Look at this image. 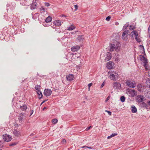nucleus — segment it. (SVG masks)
I'll list each match as a JSON object with an SVG mask.
<instances>
[{"mask_svg": "<svg viewBox=\"0 0 150 150\" xmlns=\"http://www.w3.org/2000/svg\"><path fill=\"white\" fill-rule=\"evenodd\" d=\"M109 74L110 75L109 76L110 79L114 81H116L119 78V76L118 74L113 71H110L108 72Z\"/></svg>", "mask_w": 150, "mask_h": 150, "instance_id": "nucleus-1", "label": "nucleus"}, {"mask_svg": "<svg viewBox=\"0 0 150 150\" xmlns=\"http://www.w3.org/2000/svg\"><path fill=\"white\" fill-rule=\"evenodd\" d=\"M126 84L127 86L130 88H134L135 86V82L131 79L127 80L126 82Z\"/></svg>", "mask_w": 150, "mask_h": 150, "instance_id": "nucleus-2", "label": "nucleus"}, {"mask_svg": "<svg viewBox=\"0 0 150 150\" xmlns=\"http://www.w3.org/2000/svg\"><path fill=\"white\" fill-rule=\"evenodd\" d=\"M140 60L141 61H143V62L144 63L143 66L145 68L146 70H147V59L146 58H145L144 56H142L140 58Z\"/></svg>", "mask_w": 150, "mask_h": 150, "instance_id": "nucleus-3", "label": "nucleus"}, {"mask_svg": "<svg viewBox=\"0 0 150 150\" xmlns=\"http://www.w3.org/2000/svg\"><path fill=\"white\" fill-rule=\"evenodd\" d=\"M26 114L24 113H20L18 119L20 122H21L23 121L25 119Z\"/></svg>", "mask_w": 150, "mask_h": 150, "instance_id": "nucleus-4", "label": "nucleus"}, {"mask_svg": "<svg viewBox=\"0 0 150 150\" xmlns=\"http://www.w3.org/2000/svg\"><path fill=\"white\" fill-rule=\"evenodd\" d=\"M129 31L128 30H126L123 33L122 35V38L124 40H126L127 39V35L128 34Z\"/></svg>", "mask_w": 150, "mask_h": 150, "instance_id": "nucleus-5", "label": "nucleus"}, {"mask_svg": "<svg viewBox=\"0 0 150 150\" xmlns=\"http://www.w3.org/2000/svg\"><path fill=\"white\" fill-rule=\"evenodd\" d=\"M3 139L5 142H8L11 140V137L6 134L3 135Z\"/></svg>", "mask_w": 150, "mask_h": 150, "instance_id": "nucleus-6", "label": "nucleus"}, {"mask_svg": "<svg viewBox=\"0 0 150 150\" xmlns=\"http://www.w3.org/2000/svg\"><path fill=\"white\" fill-rule=\"evenodd\" d=\"M52 93V91L50 89H45L44 91V94L46 96H48L51 95Z\"/></svg>", "mask_w": 150, "mask_h": 150, "instance_id": "nucleus-7", "label": "nucleus"}, {"mask_svg": "<svg viewBox=\"0 0 150 150\" xmlns=\"http://www.w3.org/2000/svg\"><path fill=\"white\" fill-rule=\"evenodd\" d=\"M38 0H33V2L31 4V9H34L37 8Z\"/></svg>", "mask_w": 150, "mask_h": 150, "instance_id": "nucleus-8", "label": "nucleus"}, {"mask_svg": "<svg viewBox=\"0 0 150 150\" xmlns=\"http://www.w3.org/2000/svg\"><path fill=\"white\" fill-rule=\"evenodd\" d=\"M74 78V76L73 74H69L67 75L66 78L67 80L69 81H71L73 80Z\"/></svg>", "mask_w": 150, "mask_h": 150, "instance_id": "nucleus-9", "label": "nucleus"}, {"mask_svg": "<svg viewBox=\"0 0 150 150\" xmlns=\"http://www.w3.org/2000/svg\"><path fill=\"white\" fill-rule=\"evenodd\" d=\"M113 87L116 89H120L121 87L120 84L117 82H115L113 83Z\"/></svg>", "mask_w": 150, "mask_h": 150, "instance_id": "nucleus-10", "label": "nucleus"}, {"mask_svg": "<svg viewBox=\"0 0 150 150\" xmlns=\"http://www.w3.org/2000/svg\"><path fill=\"white\" fill-rule=\"evenodd\" d=\"M144 98V97L142 95H139L137 96V101L139 103H140L143 101V99Z\"/></svg>", "mask_w": 150, "mask_h": 150, "instance_id": "nucleus-11", "label": "nucleus"}, {"mask_svg": "<svg viewBox=\"0 0 150 150\" xmlns=\"http://www.w3.org/2000/svg\"><path fill=\"white\" fill-rule=\"evenodd\" d=\"M113 63L111 61H110L108 62L107 64L108 68L109 69H112L113 67Z\"/></svg>", "mask_w": 150, "mask_h": 150, "instance_id": "nucleus-12", "label": "nucleus"}, {"mask_svg": "<svg viewBox=\"0 0 150 150\" xmlns=\"http://www.w3.org/2000/svg\"><path fill=\"white\" fill-rule=\"evenodd\" d=\"M80 49V46L79 45L73 46L71 48V50L72 52H75L78 50Z\"/></svg>", "mask_w": 150, "mask_h": 150, "instance_id": "nucleus-13", "label": "nucleus"}, {"mask_svg": "<svg viewBox=\"0 0 150 150\" xmlns=\"http://www.w3.org/2000/svg\"><path fill=\"white\" fill-rule=\"evenodd\" d=\"M115 45L114 44H110V48L109 49V51L112 52L115 49Z\"/></svg>", "mask_w": 150, "mask_h": 150, "instance_id": "nucleus-14", "label": "nucleus"}, {"mask_svg": "<svg viewBox=\"0 0 150 150\" xmlns=\"http://www.w3.org/2000/svg\"><path fill=\"white\" fill-rule=\"evenodd\" d=\"M54 24L57 26H59L61 25V22L59 20H56L54 22Z\"/></svg>", "mask_w": 150, "mask_h": 150, "instance_id": "nucleus-15", "label": "nucleus"}, {"mask_svg": "<svg viewBox=\"0 0 150 150\" xmlns=\"http://www.w3.org/2000/svg\"><path fill=\"white\" fill-rule=\"evenodd\" d=\"M40 10L41 11V15H42L44 13H45V14H46L47 12L45 11V8L43 7L42 6L40 8Z\"/></svg>", "mask_w": 150, "mask_h": 150, "instance_id": "nucleus-16", "label": "nucleus"}, {"mask_svg": "<svg viewBox=\"0 0 150 150\" xmlns=\"http://www.w3.org/2000/svg\"><path fill=\"white\" fill-rule=\"evenodd\" d=\"M131 34H132V37L133 38V35H134L135 37L138 36V32L136 30H133L131 32Z\"/></svg>", "mask_w": 150, "mask_h": 150, "instance_id": "nucleus-17", "label": "nucleus"}, {"mask_svg": "<svg viewBox=\"0 0 150 150\" xmlns=\"http://www.w3.org/2000/svg\"><path fill=\"white\" fill-rule=\"evenodd\" d=\"M13 134L15 136L18 137L20 135V132L19 131H17L16 130H14L13 132Z\"/></svg>", "mask_w": 150, "mask_h": 150, "instance_id": "nucleus-18", "label": "nucleus"}, {"mask_svg": "<svg viewBox=\"0 0 150 150\" xmlns=\"http://www.w3.org/2000/svg\"><path fill=\"white\" fill-rule=\"evenodd\" d=\"M39 16L40 17H41V20H40L39 23H41V22H42L45 21V16H43V15H41V14L39 15ZM39 19H40V18Z\"/></svg>", "mask_w": 150, "mask_h": 150, "instance_id": "nucleus-19", "label": "nucleus"}, {"mask_svg": "<svg viewBox=\"0 0 150 150\" xmlns=\"http://www.w3.org/2000/svg\"><path fill=\"white\" fill-rule=\"evenodd\" d=\"M52 19V18L51 17L48 16L46 18V19H45V21L46 23H48L51 22Z\"/></svg>", "mask_w": 150, "mask_h": 150, "instance_id": "nucleus-20", "label": "nucleus"}, {"mask_svg": "<svg viewBox=\"0 0 150 150\" xmlns=\"http://www.w3.org/2000/svg\"><path fill=\"white\" fill-rule=\"evenodd\" d=\"M84 39V36L83 35H80L78 36L77 38V39L79 41H83Z\"/></svg>", "mask_w": 150, "mask_h": 150, "instance_id": "nucleus-21", "label": "nucleus"}, {"mask_svg": "<svg viewBox=\"0 0 150 150\" xmlns=\"http://www.w3.org/2000/svg\"><path fill=\"white\" fill-rule=\"evenodd\" d=\"M112 57V56L110 55V54H108L107 57H106L105 59V62H107L110 60Z\"/></svg>", "mask_w": 150, "mask_h": 150, "instance_id": "nucleus-22", "label": "nucleus"}, {"mask_svg": "<svg viewBox=\"0 0 150 150\" xmlns=\"http://www.w3.org/2000/svg\"><path fill=\"white\" fill-rule=\"evenodd\" d=\"M131 111L133 113H136L137 110L136 108L134 105H132L131 107Z\"/></svg>", "mask_w": 150, "mask_h": 150, "instance_id": "nucleus-23", "label": "nucleus"}, {"mask_svg": "<svg viewBox=\"0 0 150 150\" xmlns=\"http://www.w3.org/2000/svg\"><path fill=\"white\" fill-rule=\"evenodd\" d=\"M140 106L142 108H147V107H148V105L146 103L143 102L140 103Z\"/></svg>", "mask_w": 150, "mask_h": 150, "instance_id": "nucleus-24", "label": "nucleus"}, {"mask_svg": "<svg viewBox=\"0 0 150 150\" xmlns=\"http://www.w3.org/2000/svg\"><path fill=\"white\" fill-rule=\"evenodd\" d=\"M20 108L22 111H25L26 110L27 107L25 105H23L22 106L20 105Z\"/></svg>", "mask_w": 150, "mask_h": 150, "instance_id": "nucleus-25", "label": "nucleus"}, {"mask_svg": "<svg viewBox=\"0 0 150 150\" xmlns=\"http://www.w3.org/2000/svg\"><path fill=\"white\" fill-rule=\"evenodd\" d=\"M130 93L133 97L137 95L136 92L133 90L130 91Z\"/></svg>", "mask_w": 150, "mask_h": 150, "instance_id": "nucleus-26", "label": "nucleus"}, {"mask_svg": "<svg viewBox=\"0 0 150 150\" xmlns=\"http://www.w3.org/2000/svg\"><path fill=\"white\" fill-rule=\"evenodd\" d=\"M75 28V27L73 25H71L68 28L67 30H72L74 29Z\"/></svg>", "mask_w": 150, "mask_h": 150, "instance_id": "nucleus-27", "label": "nucleus"}, {"mask_svg": "<svg viewBox=\"0 0 150 150\" xmlns=\"http://www.w3.org/2000/svg\"><path fill=\"white\" fill-rule=\"evenodd\" d=\"M38 98L39 99H41L42 97V95L40 91L38 90Z\"/></svg>", "mask_w": 150, "mask_h": 150, "instance_id": "nucleus-28", "label": "nucleus"}, {"mask_svg": "<svg viewBox=\"0 0 150 150\" xmlns=\"http://www.w3.org/2000/svg\"><path fill=\"white\" fill-rule=\"evenodd\" d=\"M32 18H33L34 19H36L37 18V17L38 16V13H36L34 14V15H33V13H32Z\"/></svg>", "mask_w": 150, "mask_h": 150, "instance_id": "nucleus-29", "label": "nucleus"}, {"mask_svg": "<svg viewBox=\"0 0 150 150\" xmlns=\"http://www.w3.org/2000/svg\"><path fill=\"white\" fill-rule=\"evenodd\" d=\"M117 135V133H113L112 134H111L110 136H109L107 138L108 139H110L112 137H114Z\"/></svg>", "mask_w": 150, "mask_h": 150, "instance_id": "nucleus-30", "label": "nucleus"}, {"mask_svg": "<svg viewBox=\"0 0 150 150\" xmlns=\"http://www.w3.org/2000/svg\"><path fill=\"white\" fill-rule=\"evenodd\" d=\"M125 96H121V97L120 98V100L122 102H123L125 101Z\"/></svg>", "mask_w": 150, "mask_h": 150, "instance_id": "nucleus-31", "label": "nucleus"}, {"mask_svg": "<svg viewBox=\"0 0 150 150\" xmlns=\"http://www.w3.org/2000/svg\"><path fill=\"white\" fill-rule=\"evenodd\" d=\"M129 28L130 30H133L135 29L136 28V27L135 26L133 25H130L129 27Z\"/></svg>", "mask_w": 150, "mask_h": 150, "instance_id": "nucleus-32", "label": "nucleus"}, {"mask_svg": "<svg viewBox=\"0 0 150 150\" xmlns=\"http://www.w3.org/2000/svg\"><path fill=\"white\" fill-rule=\"evenodd\" d=\"M138 37V36L135 37V38L137 42H140L141 41V40Z\"/></svg>", "mask_w": 150, "mask_h": 150, "instance_id": "nucleus-33", "label": "nucleus"}, {"mask_svg": "<svg viewBox=\"0 0 150 150\" xmlns=\"http://www.w3.org/2000/svg\"><path fill=\"white\" fill-rule=\"evenodd\" d=\"M58 122V120L56 119H54L52 120V122L54 124H56Z\"/></svg>", "mask_w": 150, "mask_h": 150, "instance_id": "nucleus-34", "label": "nucleus"}, {"mask_svg": "<svg viewBox=\"0 0 150 150\" xmlns=\"http://www.w3.org/2000/svg\"><path fill=\"white\" fill-rule=\"evenodd\" d=\"M129 24H125L124 26H123L122 30H124L126 29L129 26Z\"/></svg>", "mask_w": 150, "mask_h": 150, "instance_id": "nucleus-35", "label": "nucleus"}, {"mask_svg": "<svg viewBox=\"0 0 150 150\" xmlns=\"http://www.w3.org/2000/svg\"><path fill=\"white\" fill-rule=\"evenodd\" d=\"M111 18V17L110 16H108L106 18V20L107 21H109L110 20Z\"/></svg>", "mask_w": 150, "mask_h": 150, "instance_id": "nucleus-36", "label": "nucleus"}, {"mask_svg": "<svg viewBox=\"0 0 150 150\" xmlns=\"http://www.w3.org/2000/svg\"><path fill=\"white\" fill-rule=\"evenodd\" d=\"M17 144V143L16 142H13L12 143H11L9 145L10 146H15Z\"/></svg>", "mask_w": 150, "mask_h": 150, "instance_id": "nucleus-37", "label": "nucleus"}, {"mask_svg": "<svg viewBox=\"0 0 150 150\" xmlns=\"http://www.w3.org/2000/svg\"><path fill=\"white\" fill-rule=\"evenodd\" d=\"M3 143L2 142L0 141V147L1 148L3 146Z\"/></svg>", "mask_w": 150, "mask_h": 150, "instance_id": "nucleus-38", "label": "nucleus"}, {"mask_svg": "<svg viewBox=\"0 0 150 150\" xmlns=\"http://www.w3.org/2000/svg\"><path fill=\"white\" fill-rule=\"evenodd\" d=\"M105 111L106 112H107L108 113V114L110 115H111V114H112V112H110V111H109L108 110H106Z\"/></svg>", "mask_w": 150, "mask_h": 150, "instance_id": "nucleus-39", "label": "nucleus"}, {"mask_svg": "<svg viewBox=\"0 0 150 150\" xmlns=\"http://www.w3.org/2000/svg\"><path fill=\"white\" fill-rule=\"evenodd\" d=\"M62 144H64L66 143V141L65 139H62Z\"/></svg>", "mask_w": 150, "mask_h": 150, "instance_id": "nucleus-40", "label": "nucleus"}, {"mask_svg": "<svg viewBox=\"0 0 150 150\" xmlns=\"http://www.w3.org/2000/svg\"><path fill=\"white\" fill-rule=\"evenodd\" d=\"M91 127H92L91 126H90L89 127H87L86 129V131H88V130H89V129H90V128Z\"/></svg>", "mask_w": 150, "mask_h": 150, "instance_id": "nucleus-41", "label": "nucleus"}, {"mask_svg": "<svg viewBox=\"0 0 150 150\" xmlns=\"http://www.w3.org/2000/svg\"><path fill=\"white\" fill-rule=\"evenodd\" d=\"M45 5L47 7H48L50 6V4L49 3L47 2L45 3Z\"/></svg>", "mask_w": 150, "mask_h": 150, "instance_id": "nucleus-42", "label": "nucleus"}, {"mask_svg": "<svg viewBox=\"0 0 150 150\" xmlns=\"http://www.w3.org/2000/svg\"><path fill=\"white\" fill-rule=\"evenodd\" d=\"M74 7L75 8V11H76L78 7V6L77 5H74Z\"/></svg>", "mask_w": 150, "mask_h": 150, "instance_id": "nucleus-43", "label": "nucleus"}, {"mask_svg": "<svg viewBox=\"0 0 150 150\" xmlns=\"http://www.w3.org/2000/svg\"><path fill=\"white\" fill-rule=\"evenodd\" d=\"M92 84H93L92 83H90L88 84V86L89 88L92 86Z\"/></svg>", "mask_w": 150, "mask_h": 150, "instance_id": "nucleus-44", "label": "nucleus"}, {"mask_svg": "<svg viewBox=\"0 0 150 150\" xmlns=\"http://www.w3.org/2000/svg\"><path fill=\"white\" fill-rule=\"evenodd\" d=\"M105 82H104L101 84V87L102 88L105 85Z\"/></svg>", "mask_w": 150, "mask_h": 150, "instance_id": "nucleus-45", "label": "nucleus"}, {"mask_svg": "<svg viewBox=\"0 0 150 150\" xmlns=\"http://www.w3.org/2000/svg\"><path fill=\"white\" fill-rule=\"evenodd\" d=\"M86 147H87L88 148H89V149H93V147L88 146H86Z\"/></svg>", "mask_w": 150, "mask_h": 150, "instance_id": "nucleus-46", "label": "nucleus"}, {"mask_svg": "<svg viewBox=\"0 0 150 150\" xmlns=\"http://www.w3.org/2000/svg\"><path fill=\"white\" fill-rule=\"evenodd\" d=\"M47 100H45L44 101H43L41 103V105H42L43 103H44L45 101H47Z\"/></svg>", "mask_w": 150, "mask_h": 150, "instance_id": "nucleus-47", "label": "nucleus"}, {"mask_svg": "<svg viewBox=\"0 0 150 150\" xmlns=\"http://www.w3.org/2000/svg\"><path fill=\"white\" fill-rule=\"evenodd\" d=\"M43 25L45 26V27H47V25L45 23H44H44L43 24Z\"/></svg>", "mask_w": 150, "mask_h": 150, "instance_id": "nucleus-48", "label": "nucleus"}, {"mask_svg": "<svg viewBox=\"0 0 150 150\" xmlns=\"http://www.w3.org/2000/svg\"><path fill=\"white\" fill-rule=\"evenodd\" d=\"M148 32H150V24L148 28Z\"/></svg>", "mask_w": 150, "mask_h": 150, "instance_id": "nucleus-49", "label": "nucleus"}, {"mask_svg": "<svg viewBox=\"0 0 150 150\" xmlns=\"http://www.w3.org/2000/svg\"><path fill=\"white\" fill-rule=\"evenodd\" d=\"M35 89L37 90H38V85H36L35 87Z\"/></svg>", "mask_w": 150, "mask_h": 150, "instance_id": "nucleus-50", "label": "nucleus"}, {"mask_svg": "<svg viewBox=\"0 0 150 150\" xmlns=\"http://www.w3.org/2000/svg\"><path fill=\"white\" fill-rule=\"evenodd\" d=\"M147 103L150 106V101H149L147 102Z\"/></svg>", "mask_w": 150, "mask_h": 150, "instance_id": "nucleus-51", "label": "nucleus"}, {"mask_svg": "<svg viewBox=\"0 0 150 150\" xmlns=\"http://www.w3.org/2000/svg\"><path fill=\"white\" fill-rule=\"evenodd\" d=\"M148 75L150 77V70H149L148 72Z\"/></svg>", "mask_w": 150, "mask_h": 150, "instance_id": "nucleus-52", "label": "nucleus"}, {"mask_svg": "<svg viewBox=\"0 0 150 150\" xmlns=\"http://www.w3.org/2000/svg\"><path fill=\"white\" fill-rule=\"evenodd\" d=\"M33 110H32L31 111V114H30V115H31L33 113Z\"/></svg>", "mask_w": 150, "mask_h": 150, "instance_id": "nucleus-53", "label": "nucleus"}, {"mask_svg": "<svg viewBox=\"0 0 150 150\" xmlns=\"http://www.w3.org/2000/svg\"><path fill=\"white\" fill-rule=\"evenodd\" d=\"M119 24V23L118 22H116L115 23V24L116 25H118Z\"/></svg>", "mask_w": 150, "mask_h": 150, "instance_id": "nucleus-54", "label": "nucleus"}, {"mask_svg": "<svg viewBox=\"0 0 150 150\" xmlns=\"http://www.w3.org/2000/svg\"><path fill=\"white\" fill-rule=\"evenodd\" d=\"M109 97H108L105 100V101H107L109 100Z\"/></svg>", "mask_w": 150, "mask_h": 150, "instance_id": "nucleus-55", "label": "nucleus"}, {"mask_svg": "<svg viewBox=\"0 0 150 150\" xmlns=\"http://www.w3.org/2000/svg\"><path fill=\"white\" fill-rule=\"evenodd\" d=\"M149 32V38H150V32Z\"/></svg>", "mask_w": 150, "mask_h": 150, "instance_id": "nucleus-56", "label": "nucleus"}, {"mask_svg": "<svg viewBox=\"0 0 150 150\" xmlns=\"http://www.w3.org/2000/svg\"><path fill=\"white\" fill-rule=\"evenodd\" d=\"M47 108V107H45L44 108H43L42 110H44L45 109H46Z\"/></svg>", "mask_w": 150, "mask_h": 150, "instance_id": "nucleus-57", "label": "nucleus"}, {"mask_svg": "<svg viewBox=\"0 0 150 150\" xmlns=\"http://www.w3.org/2000/svg\"><path fill=\"white\" fill-rule=\"evenodd\" d=\"M62 17H65V16L64 15V14L62 15Z\"/></svg>", "mask_w": 150, "mask_h": 150, "instance_id": "nucleus-58", "label": "nucleus"}, {"mask_svg": "<svg viewBox=\"0 0 150 150\" xmlns=\"http://www.w3.org/2000/svg\"><path fill=\"white\" fill-rule=\"evenodd\" d=\"M140 46H142V47H143V48L144 49V47H143V46H142V45H140Z\"/></svg>", "mask_w": 150, "mask_h": 150, "instance_id": "nucleus-59", "label": "nucleus"}, {"mask_svg": "<svg viewBox=\"0 0 150 150\" xmlns=\"http://www.w3.org/2000/svg\"><path fill=\"white\" fill-rule=\"evenodd\" d=\"M84 147H86V146H83L82 147V148H84Z\"/></svg>", "mask_w": 150, "mask_h": 150, "instance_id": "nucleus-60", "label": "nucleus"}, {"mask_svg": "<svg viewBox=\"0 0 150 150\" xmlns=\"http://www.w3.org/2000/svg\"><path fill=\"white\" fill-rule=\"evenodd\" d=\"M40 86L39 87V85H38V89L39 88V87H40Z\"/></svg>", "mask_w": 150, "mask_h": 150, "instance_id": "nucleus-61", "label": "nucleus"}, {"mask_svg": "<svg viewBox=\"0 0 150 150\" xmlns=\"http://www.w3.org/2000/svg\"><path fill=\"white\" fill-rule=\"evenodd\" d=\"M36 92L38 94V91H36Z\"/></svg>", "mask_w": 150, "mask_h": 150, "instance_id": "nucleus-62", "label": "nucleus"}, {"mask_svg": "<svg viewBox=\"0 0 150 150\" xmlns=\"http://www.w3.org/2000/svg\"><path fill=\"white\" fill-rule=\"evenodd\" d=\"M0 150H2V149H0Z\"/></svg>", "mask_w": 150, "mask_h": 150, "instance_id": "nucleus-63", "label": "nucleus"}]
</instances>
